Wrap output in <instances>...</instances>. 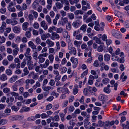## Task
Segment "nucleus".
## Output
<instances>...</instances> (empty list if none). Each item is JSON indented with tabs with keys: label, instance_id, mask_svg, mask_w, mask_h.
Returning <instances> with one entry per match:
<instances>
[{
	"label": "nucleus",
	"instance_id": "nucleus-1",
	"mask_svg": "<svg viewBox=\"0 0 129 129\" xmlns=\"http://www.w3.org/2000/svg\"><path fill=\"white\" fill-rule=\"evenodd\" d=\"M112 34L113 36L118 39H120L122 38V36L120 33L117 30L114 29L112 30Z\"/></svg>",
	"mask_w": 129,
	"mask_h": 129
},
{
	"label": "nucleus",
	"instance_id": "nucleus-2",
	"mask_svg": "<svg viewBox=\"0 0 129 129\" xmlns=\"http://www.w3.org/2000/svg\"><path fill=\"white\" fill-rule=\"evenodd\" d=\"M70 60L73 63V67L74 68H75L77 66L78 59L77 58H74V57H71Z\"/></svg>",
	"mask_w": 129,
	"mask_h": 129
},
{
	"label": "nucleus",
	"instance_id": "nucleus-3",
	"mask_svg": "<svg viewBox=\"0 0 129 129\" xmlns=\"http://www.w3.org/2000/svg\"><path fill=\"white\" fill-rule=\"evenodd\" d=\"M98 99L99 100L102 101V103L104 104L105 101L108 100V98L106 95H104L103 94L100 95L98 97Z\"/></svg>",
	"mask_w": 129,
	"mask_h": 129
},
{
	"label": "nucleus",
	"instance_id": "nucleus-4",
	"mask_svg": "<svg viewBox=\"0 0 129 129\" xmlns=\"http://www.w3.org/2000/svg\"><path fill=\"white\" fill-rule=\"evenodd\" d=\"M81 24V22L78 20L74 22L72 24V26L75 28H77Z\"/></svg>",
	"mask_w": 129,
	"mask_h": 129
},
{
	"label": "nucleus",
	"instance_id": "nucleus-5",
	"mask_svg": "<svg viewBox=\"0 0 129 129\" xmlns=\"http://www.w3.org/2000/svg\"><path fill=\"white\" fill-rule=\"evenodd\" d=\"M68 21V18L67 17L63 18L62 17L61 19L60 24L62 26H64Z\"/></svg>",
	"mask_w": 129,
	"mask_h": 129
},
{
	"label": "nucleus",
	"instance_id": "nucleus-6",
	"mask_svg": "<svg viewBox=\"0 0 129 129\" xmlns=\"http://www.w3.org/2000/svg\"><path fill=\"white\" fill-rule=\"evenodd\" d=\"M52 36L51 37V39L54 40L57 39H59L60 38L59 35L55 32H53L52 33Z\"/></svg>",
	"mask_w": 129,
	"mask_h": 129
},
{
	"label": "nucleus",
	"instance_id": "nucleus-7",
	"mask_svg": "<svg viewBox=\"0 0 129 129\" xmlns=\"http://www.w3.org/2000/svg\"><path fill=\"white\" fill-rule=\"evenodd\" d=\"M50 34L48 33H46L41 35V39L43 40H45L46 38L50 37Z\"/></svg>",
	"mask_w": 129,
	"mask_h": 129
},
{
	"label": "nucleus",
	"instance_id": "nucleus-8",
	"mask_svg": "<svg viewBox=\"0 0 129 129\" xmlns=\"http://www.w3.org/2000/svg\"><path fill=\"white\" fill-rule=\"evenodd\" d=\"M46 42L47 44L48 45V47H52L54 45V42L49 39H48L46 41Z\"/></svg>",
	"mask_w": 129,
	"mask_h": 129
},
{
	"label": "nucleus",
	"instance_id": "nucleus-9",
	"mask_svg": "<svg viewBox=\"0 0 129 129\" xmlns=\"http://www.w3.org/2000/svg\"><path fill=\"white\" fill-rule=\"evenodd\" d=\"M29 25V23L27 22H25L22 25V29L25 31H26L28 29V27Z\"/></svg>",
	"mask_w": 129,
	"mask_h": 129
},
{
	"label": "nucleus",
	"instance_id": "nucleus-10",
	"mask_svg": "<svg viewBox=\"0 0 129 129\" xmlns=\"http://www.w3.org/2000/svg\"><path fill=\"white\" fill-rule=\"evenodd\" d=\"M18 78V77L17 76L14 75L10 78L9 81L10 83H13Z\"/></svg>",
	"mask_w": 129,
	"mask_h": 129
},
{
	"label": "nucleus",
	"instance_id": "nucleus-11",
	"mask_svg": "<svg viewBox=\"0 0 129 129\" xmlns=\"http://www.w3.org/2000/svg\"><path fill=\"white\" fill-rule=\"evenodd\" d=\"M23 71L24 73L22 74L21 75L22 77H23L24 76L27 75L29 73V71L28 70L27 67H25L24 68Z\"/></svg>",
	"mask_w": 129,
	"mask_h": 129
},
{
	"label": "nucleus",
	"instance_id": "nucleus-12",
	"mask_svg": "<svg viewBox=\"0 0 129 129\" xmlns=\"http://www.w3.org/2000/svg\"><path fill=\"white\" fill-rule=\"evenodd\" d=\"M41 26L44 29L46 30L47 29L48 26L46 24L45 22L43 20L40 23Z\"/></svg>",
	"mask_w": 129,
	"mask_h": 129
},
{
	"label": "nucleus",
	"instance_id": "nucleus-13",
	"mask_svg": "<svg viewBox=\"0 0 129 129\" xmlns=\"http://www.w3.org/2000/svg\"><path fill=\"white\" fill-rule=\"evenodd\" d=\"M20 28L19 26H16L14 27L13 29V31L15 33H18L20 31Z\"/></svg>",
	"mask_w": 129,
	"mask_h": 129
},
{
	"label": "nucleus",
	"instance_id": "nucleus-14",
	"mask_svg": "<svg viewBox=\"0 0 129 129\" xmlns=\"http://www.w3.org/2000/svg\"><path fill=\"white\" fill-rule=\"evenodd\" d=\"M104 45V43H101V45L98 46L97 49V50L99 52H101L103 50Z\"/></svg>",
	"mask_w": 129,
	"mask_h": 129
},
{
	"label": "nucleus",
	"instance_id": "nucleus-15",
	"mask_svg": "<svg viewBox=\"0 0 129 129\" xmlns=\"http://www.w3.org/2000/svg\"><path fill=\"white\" fill-rule=\"evenodd\" d=\"M129 3V0H123L122 1H121L119 3V4L121 6H124V4H128Z\"/></svg>",
	"mask_w": 129,
	"mask_h": 129
},
{
	"label": "nucleus",
	"instance_id": "nucleus-16",
	"mask_svg": "<svg viewBox=\"0 0 129 129\" xmlns=\"http://www.w3.org/2000/svg\"><path fill=\"white\" fill-rule=\"evenodd\" d=\"M78 86L77 85H75L73 89V93L74 95H76L78 92Z\"/></svg>",
	"mask_w": 129,
	"mask_h": 129
},
{
	"label": "nucleus",
	"instance_id": "nucleus-17",
	"mask_svg": "<svg viewBox=\"0 0 129 129\" xmlns=\"http://www.w3.org/2000/svg\"><path fill=\"white\" fill-rule=\"evenodd\" d=\"M6 24L4 21H3L2 23L1 26L0 27V30L1 32H3L4 31V29L6 27Z\"/></svg>",
	"mask_w": 129,
	"mask_h": 129
},
{
	"label": "nucleus",
	"instance_id": "nucleus-18",
	"mask_svg": "<svg viewBox=\"0 0 129 129\" xmlns=\"http://www.w3.org/2000/svg\"><path fill=\"white\" fill-rule=\"evenodd\" d=\"M7 79V76L4 74H3L0 77V80L2 81H5Z\"/></svg>",
	"mask_w": 129,
	"mask_h": 129
},
{
	"label": "nucleus",
	"instance_id": "nucleus-19",
	"mask_svg": "<svg viewBox=\"0 0 129 129\" xmlns=\"http://www.w3.org/2000/svg\"><path fill=\"white\" fill-rule=\"evenodd\" d=\"M88 91L90 92H95L97 91V89L94 87L92 88L90 86H88Z\"/></svg>",
	"mask_w": 129,
	"mask_h": 129
},
{
	"label": "nucleus",
	"instance_id": "nucleus-20",
	"mask_svg": "<svg viewBox=\"0 0 129 129\" xmlns=\"http://www.w3.org/2000/svg\"><path fill=\"white\" fill-rule=\"evenodd\" d=\"M38 58L39 59V61L38 62L39 64H40L41 63H42L45 61V58L39 55L38 57Z\"/></svg>",
	"mask_w": 129,
	"mask_h": 129
},
{
	"label": "nucleus",
	"instance_id": "nucleus-21",
	"mask_svg": "<svg viewBox=\"0 0 129 129\" xmlns=\"http://www.w3.org/2000/svg\"><path fill=\"white\" fill-rule=\"evenodd\" d=\"M110 59V56L108 54H107L104 55V60L105 61L108 62Z\"/></svg>",
	"mask_w": 129,
	"mask_h": 129
},
{
	"label": "nucleus",
	"instance_id": "nucleus-22",
	"mask_svg": "<svg viewBox=\"0 0 129 129\" xmlns=\"http://www.w3.org/2000/svg\"><path fill=\"white\" fill-rule=\"evenodd\" d=\"M38 6V3L36 1H34L32 4V7L33 9L36 10Z\"/></svg>",
	"mask_w": 129,
	"mask_h": 129
},
{
	"label": "nucleus",
	"instance_id": "nucleus-23",
	"mask_svg": "<svg viewBox=\"0 0 129 129\" xmlns=\"http://www.w3.org/2000/svg\"><path fill=\"white\" fill-rule=\"evenodd\" d=\"M45 19L48 24H51V19L49 15H47L45 17Z\"/></svg>",
	"mask_w": 129,
	"mask_h": 129
},
{
	"label": "nucleus",
	"instance_id": "nucleus-24",
	"mask_svg": "<svg viewBox=\"0 0 129 129\" xmlns=\"http://www.w3.org/2000/svg\"><path fill=\"white\" fill-rule=\"evenodd\" d=\"M12 88L14 91H17L18 90V85L17 82H16L14 84L12 85Z\"/></svg>",
	"mask_w": 129,
	"mask_h": 129
},
{
	"label": "nucleus",
	"instance_id": "nucleus-25",
	"mask_svg": "<svg viewBox=\"0 0 129 129\" xmlns=\"http://www.w3.org/2000/svg\"><path fill=\"white\" fill-rule=\"evenodd\" d=\"M19 50V48L18 47H16L13 50V54L14 56H15L17 55L18 52Z\"/></svg>",
	"mask_w": 129,
	"mask_h": 129
},
{
	"label": "nucleus",
	"instance_id": "nucleus-26",
	"mask_svg": "<svg viewBox=\"0 0 129 129\" xmlns=\"http://www.w3.org/2000/svg\"><path fill=\"white\" fill-rule=\"evenodd\" d=\"M8 121L5 119H2L0 120V125H3L7 123Z\"/></svg>",
	"mask_w": 129,
	"mask_h": 129
},
{
	"label": "nucleus",
	"instance_id": "nucleus-27",
	"mask_svg": "<svg viewBox=\"0 0 129 129\" xmlns=\"http://www.w3.org/2000/svg\"><path fill=\"white\" fill-rule=\"evenodd\" d=\"M55 5L58 9L61 8L63 7V4L59 2H57L55 3Z\"/></svg>",
	"mask_w": 129,
	"mask_h": 129
},
{
	"label": "nucleus",
	"instance_id": "nucleus-28",
	"mask_svg": "<svg viewBox=\"0 0 129 129\" xmlns=\"http://www.w3.org/2000/svg\"><path fill=\"white\" fill-rule=\"evenodd\" d=\"M35 82L34 80L32 79H28L25 81V83L26 84H28L30 83L31 84H33Z\"/></svg>",
	"mask_w": 129,
	"mask_h": 129
},
{
	"label": "nucleus",
	"instance_id": "nucleus-29",
	"mask_svg": "<svg viewBox=\"0 0 129 129\" xmlns=\"http://www.w3.org/2000/svg\"><path fill=\"white\" fill-rule=\"evenodd\" d=\"M122 126L123 127V129H129V122L127 121L126 123V125L124 124H122Z\"/></svg>",
	"mask_w": 129,
	"mask_h": 129
},
{
	"label": "nucleus",
	"instance_id": "nucleus-30",
	"mask_svg": "<svg viewBox=\"0 0 129 129\" xmlns=\"http://www.w3.org/2000/svg\"><path fill=\"white\" fill-rule=\"evenodd\" d=\"M66 29L68 30H70L71 28V22H69L66 25Z\"/></svg>",
	"mask_w": 129,
	"mask_h": 129
},
{
	"label": "nucleus",
	"instance_id": "nucleus-31",
	"mask_svg": "<svg viewBox=\"0 0 129 129\" xmlns=\"http://www.w3.org/2000/svg\"><path fill=\"white\" fill-rule=\"evenodd\" d=\"M69 52L71 54H73L74 55H76V49L74 47L72 48L71 50L69 51Z\"/></svg>",
	"mask_w": 129,
	"mask_h": 129
},
{
	"label": "nucleus",
	"instance_id": "nucleus-32",
	"mask_svg": "<svg viewBox=\"0 0 129 129\" xmlns=\"http://www.w3.org/2000/svg\"><path fill=\"white\" fill-rule=\"evenodd\" d=\"M87 26L86 24H83L81 26L80 28V30H82L83 32H85L86 30Z\"/></svg>",
	"mask_w": 129,
	"mask_h": 129
},
{
	"label": "nucleus",
	"instance_id": "nucleus-33",
	"mask_svg": "<svg viewBox=\"0 0 129 129\" xmlns=\"http://www.w3.org/2000/svg\"><path fill=\"white\" fill-rule=\"evenodd\" d=\"M103 91L106 93L109 94L111 92V90L109 88L105 87L103 89Z\"/></svg>",
	"mask_w": 129,
	"mask_h": 129
},
{
	"label": "nucleus",
	"instance_id": "nucleus-34",
	"mask_svg": "<svg viewBox=\"0 0 129 129\" xmlns=\"http://www.w3.org/2000/svg\"><path fill=\"white\" fill-rule=\"evenodd\" d=\"M3 91L5 93H8V94H9L10 93L9 88L7 87L4 88L3 89Z\"/></svg>",
	"mask_w": 129,
	"mask_h": 129
},
{
	"label": "nucleus",
	"instance_id": "nucleus-35",
	"mask_svg": "<svg viewBox=\"0 0 129 129\" xmlns=\"http://www.w3.org/2000/svg\"><path fill=\"white\" fill-rule=\"evenodd\" d=\"M112 59L113 61H117L118 59V57L117 55L113 54L112 55Z\"/></svg>",
	"mask_w": 129,
	"mask_h": 129
},
{
	"label": "nucleus",
	"instance_id": "nucleus-36",
	"mask_svg": "<svg viewBox=\"0 0 129 129\" xmlns=\"http://www.w3.org/2000/svg\"><path fill=\"white\" fill-rule=\"evenodd\" d=\"M58 123L57 122L54 123L53 122H52L50 124V126L51 127H57L58 126Z\"/></svg>",
	"mask_w": 129,
	"mask_h": 129
},
{
	"label": "nucleus",
	"instance_id": "nucleus-37",
	"mask_svg": "<svg viewBox=\"0 0 129 129\" xmlns=\"http://www.w3.org/2000/svg\"><path fill=\"white\" fill-rule=\"evenodd\" d=\"M54 56L52 54L49 55L48 56V58L50 60L51 63H52L53 62L54 59Z\"/></svg>",
	"mask_w": 129,
	"mask_h": 129
},
{
	"label": "nucleus",
	"instance_id": "nucleus-38",
	"mask_svg": "<svg viewBox=\"0 0 129 129\" xmlns=\"http://www.w3.org/2000/svg\"><path fill=\"white\" fill-rule=\"evenodd\" d=\"M32 62L27 63V64L28 66V68L29 70H31L33 68V65L32 64Z\"/></svg>",
	"mask_w": 129,
	"mask_h": 129
},
{
	"label": "nucleus",
	"instance_id": "nucleus-39",
	"mask_svg": "<svg viewBox=\"0 0 129 129\" xmlns=\"http://www.w3.org/2000/svg\"><path fill=\"white\" fill-rule=\"evenodd\" d=\"M11 94L12 96H14L15 97V99H17V97L19 96V94L18 93H16L15 92H12L11 93Z\"/></svg>",
	"mask_w": 129,
	"mask_h": 129
},
{
	"label": "nucleus",
	"instance_id": "nucleus-40",
	"mask_svg": "<svg viewBox=\"0 0 129 129\" xmlns=\"http://www.w3.org/2000/svg\"><path fill=\"white\" fill-rule=\"evenodd\" d=\"M30 12L34 15L35 18L36 19L37 17L38 14V13L34 11L33 10H31Z\"/></svg>",
	"mask_w": 129,
	"mask_h": 129
},
{
	"label": "nucleus",
	"instance_id": "nucleus-41",
	"mask_svg": "<svg viewBox=\"0 0 129 129\" xmlns=\"http://www.w3.org/2000/svg\"><path fill=\"white\" fill-rule=\"evenodd\" d=\"M109 81L110 80L109 79L105 78L103 80L102 82L104 84H106L109 83Z\"/></svg>",
	"mask_w": 129,
	"mask_h": 129
},
{
	"label": "nucleus",
	"instance_id": "nucleus-42",
	"mask_svg": "<svg viewBox=\"0 0 129 129\" xmlns=\"http://www.w3.org/2000/svg\"><path fill=\"white\" fill-rule=\"evenodd\" d=\"M104 26L105 24L104 23L101 22L99 24V27H100V28L101 31H103L104 29Z\"/></svg>",
	"mask_w": 129,
	"mask_h": 129
},
{
	"label": "nucleus",
	"instance_id": "nucleus-43",
	"mask_svg": "<svg viewBox=\"0 0 129 129\" xmlns=\"http://www.w3.org/2000/svg\"><path fill=\"white\" fill-rule=\"evenodd\" d=\"M36 118H35V117L34 116H31L29 117L27 119V120L28 121H32L35 120Z\"/></svg>",
	"mask_w": 129,
	"mask_h": 129
},
{
	"label": "nucleus",
	"instance_id": "nucleus-44",
	"mask_svg": "<svg viewBox=\"0 0 129 129\" xmlns=\"http://www.w3.org/2000/svg\"><path fill=\"white\" fill-rule=\"evenodd\" d=\"M8 10L10 12H14L16 11L15 8L14 7L7 8Z\"/></svg>",
	"mask_w": 129,
	"mask_h": 129
},
{
	"label": "nucleus",
	"instance_id": "nucleus-45",
	"mask_svg": "<svg viewBox=\"0 0 129 129\" xmlns=\"http://www.w3.org/2000/svg\"><path fill=\"white\" fill-rule=\"evenodd\" d=\"M88 72V70H86V71H84L81 74V77L82 78H83L87 74Z\"/></svg>",
	"mask_w": 129,
	"mask_h": 129
},
{
	"label": "nucleus",
	"instance_id": "nucleus-46",
	"mask_svg": "<svg viewBox=\"0 0 129 129\" xmlns=\"http://www.w3.org/2000/svg\"><path fill=\"white\" fill-rule=\"evenodd\" d=\"M68 16L70 19H74V14L72 13H69L68 14Z\"/></svg>",
	"mask_w": 129,
	"mask_h": 129
},
{
	"label": "nucleus",
	"instance_id": "nucleus-47",
	"mask_svg": "<svg viewBox=\"0 0 129 129\" xmlns=\"http://www.w3.org/2000/svg\"><path fill=\"white\" fill-rule=\"evenodd\" d=\"M93 40H95L96 42L98 44H100L101 43V42L100 40L97 37H94Z\"/></svg>",
	"mask_w": 129,
	"mask_h": 129
},
{
	"label": "nucleus",
	"instance_id": "nucleus-48",
	"mask_svg": "<svg viewBox=\"0 0 129 129\" xmlns=\"http://www.w3.org/2000/svg\"><path fill=\"white\" fill-rule=\"evenodd\" d=\"M25 56L27 58V63L32 62V61H31V60L32 59V57L28 55L27 56Z\"/></svg>",
	"mask_w": 129,
	"mask_h": 129
},
{
	"label": "nucleus",
	"instance_id": "nucleus-49",
	"mask_svg": "<svg viewBox=\"0 0 129 129\" xmlns=\"http://www.w3.org/2000/svg\"><path fill=\"white\" fill-rule=\"evenodd\" d=\"M25 35L28 38H29L31 36L30 32L29 31H26L25 34Z\"/></svg>",
	"mask_w": 129,
	"mask_h": 129
},
{
	"label": "nucleus",
	"instance_id": "nucleus-50",
	"mask_svg": "<svg viewBox=\"0 0 129 129\" xmlns=\"http://www.w3.org/2000/svg\"><path fill=\"white\" fill-rule=\"evenodd\" d=\"M42 88L45 91H48L51 89V87L49 86H47L45 87H42Z\"/></svg>",
	"mask_w": 129,
	"mask_h": 129
},
{
	"label": "nucleus",
	"instance_id": "nucleus-51",
	"mask_svg": "<svg viewBox=\"0 0 129 129\" xmlns=\"http://www.w3.org/2000/svg\"><path fill=\"white\" fill-rule=\"evenodd\" d=\"M6 11V9L5 8L2 7L0 9V12L2 14H4Z\"/></svg>",
	"mask_w": 129,
	"mask_h": 129
},
{
	"label": "nucleus",
	"instance_id": "nucleus-52",
	"mask_svg": "<svg viewBox=\"0 0 129 129\" xmlns=\"http://www.w3.org/2000/svg\"><path fill=\"white\" fill-rule=\"evenodd\" d=\"M30 51V49L29 48H28L27 49L26 52L24 54L25 56H27L29 55V53Z\"/></svg>",
	"mask_w": 129,
	"mask_h": 129
},
{
	"label": "nucleus",
	"instance_id": "nucleus-53",
	"mask_svg": "<svg viewBox=\"0 0 129 129\" xmlns=\"http://www.w3.org/2000/svg\"><path fill=\"white\" fill-rule=\"evenodd\" d=\"M5 72L6 74L8 75H11L12 73V71L10 69L6 70Z\"/></svg>",
	"mask_w": 129,
	"mask_h": 129
},
{
	"label": "nucleus",
	"instance_id": "nucleus-54",
	"mask_svg": "<svg viewBox=\"0 0 129 129\" xmlns=\"http://www.w3.org/2000/svg\"><path fill=\"white\" fill-rule=\"evenodd\" d=\"M105 124L104 122H102L101 120H99L98 122V124L99 125V127H102Z\"/></svg>",
	"mask_w": 129,
	"mask_h": 129
},
{
	"label": "nucleus",
	"instance_id": "nucleus-55",
	"mask_svg": "<svg viewBox=\"0 0 129 129\" xmlns=\"http://www.w3.org/2000/svg\"><path fill=\"white\" fill-rule=\"evenodd\" d=\"M111 72L114 73H118L119 72V71L117 69L115 68H111Z\"/></svg>",
	"mask_w": 129,
	"mask_h": 129
},
{
	"label": "nucleus",
	"instance_id": "nucleus-56",
	"mask_svg": "<svg viewBox=\"0 0 129 129\" xmlns=\"http://www.w3.org/2000/svg\"><path fill=\"white\" fill-rule=\"evenodd\" d=\"M61 78L60 75H58L56 76H55V80L56 82H58L60 79Z\"/></svg>",
	"mask_w": 129,
	"mask_h": 129
},
{
	"label": "nucleus",
	"instance_id": "nucleus-57",
	"mask_svg": "<svg viewBox=\"0 0 129 129\" xmlns=\"http://www.w3.org/2000/svg\"><path fill=\"white\" fill-rule=\"evenodd\" d=\"M7 58L9 61H11L13 60V57L12 55H9L7 56Z\"/></svg>",
	"mask_w": 129,
	"mask_h": 129
},
{
	"label": "nucleus",
	"instance_id": "nucleus-58",
	"mask_svg": "<svg viewBox=\"0 0 129 129\" xmlns=\"http://www.w3.org/2000/svg\"><path fill=\"white\" fill-rule=\"evenodd\" d=\"M52 107V105L51 104H49L46 106V110H47L51 109Z\"/></svg>",
	"mask_w": 129,
	"mask_h": 129
},
{
	"label": "nucleus",
	"instance_id": "nucleus-59",
	"mask_svg": "<svg viewBox=\"0 0 129 129\" xmlns=\"http://www.w3.org/2000/svg\"><path fill=\"white\" fill-rule=\"evenodd\" d=\"M75 37L76 39L78 40H81L82 38V35L81 34H79L76 36Z\"/></svg>",
	"mask_w": 129,
	"mask_h": 129
},
{
	"label": "nucleus",
	"instance_id": "nucleus-60",
	"mask_svg": "<svg viewBox=\"0 0 129 129\" xmlns=\"http://www.w3.org/2000/svg\"><path fill=\"white\" fill-rule=\"evenodd\" d=\"M18 23V22L16 20H12L11 23V25L12 26H14Z\"/></svg>",
	"mask_w": 129,
	"mask_h": 129
},
{
	"label": "nucleus",
	"instance_id": "nucleus-61",
	"mask_svg": "<svg viewBox=\"0 0 129 129\" xmlns=\"http://www.w3.org/2000/svg\"><path fill=\"white\" fill-rule=\"evenodd\" d=\"M15 35L13 34H10L9 36V38L10 40H12L14 39L15 37Z\"/></svg>",
	"mask_w": 129,
	"mask_h": 129
},
{
	"label": "nucleus",
	"instance_id": "nucleus-62",
	"mask_svg": "<svg viewBox=\"0 0 129 129\" xmlns=\"http://www.w3.org/2000/svg\"><path fill=\"white\" fill-rule=\"evenodd\" d=\"M12 110L15 111H17L19 110V108L15 106H13L11 107Z\"/></svg>",
	"mask_w": 129,
	"mask_h": 129
},
{
	"label": "nucleus",
	"instance_id": "nucleus-63",
	"mask_svg": "<svg viewBox=\"0 0 129 129\" xmlns=\"http://www.w3.org/2000/svg\"><path fill=\"white\" fill-rule=\"evenodd\" d=\"M63 30V29L62 28H56V31L58 33H61L62 31Z\"/></svg>",
	"mask_w": 129,
	"mask_h": 129
},
{
	"label": "nucleus",
	"instance_id": "nucleus-64",
	"mask_svg": "<svg viewBox=\"0 0 129 129\" xmlns=\"http://www.w3.org/2000/svg\"><path fill=\"white\" fill-rule=\"evenodd\" d=\"M124 26L126 28H129V21H126L124 23Z\"/></svg>",
	"mask_w": 129,
	"mask_h": 129
}]
</instances>
